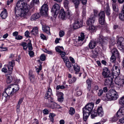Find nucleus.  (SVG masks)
Returning <instances> with one entry per match:
<instances>
[{
	"label": "nucleus",
	"mask_w": 124,
	"mask_h": 124,
	"mask_svg": "<svg viewBox=\"0 0 124 124\" xmlns=\"http://www.w3.org/2000/svg\"><path fill=\"white\" fill-rule=\"evenodd\" d=\"M15 63L14 61H12L11 62H9L8 65V70L10 71H12L13 67L15 65Z\"/></svg>",
	"instance_id": "obj_22"
},
{
	"label": "nucleus",
	"mask_w": 124,
	"mask_h": 124,
	"mask_svg": "<svg viewBox=\"0 0 124 124\" xmlns=\"http://www.w3.org/2000/svg\"><path fill=\"white\" fill-rule=\"evenodd\" d=\"M12 85L8 86L2 94V99L5 101H6L10 98L9 95H12L14 94L12 89Z\"/></svg>",
	"instance_id": "obj_2"
},
{
	"label": "nucleus",
	"mask_w": 124,
	"mask_h": 124,
	"mask_svg": "<svg viewBox=\"0 0 124 124\" xmlns=\"http://www.w3.org/2000/svg\"><path fill=\"white\" fill-rule=\"evenodd\" d=\"M78 21L74 22L73 27L74 29H78L82 26L83 25V22H80L79 24H77Z\"/></svg>",
	"instance_id": "obj_24"
},
{
	"label": "nucleus",
	"mask_w": 124,
	"mask_h": 124,
	"mask_svg": "<svg viewBox=\"0 0 124 124\" xmlns=\"http://www.w3.org/2000/svg\"><path fill=\"white\" fill-rule=\"evenodd\" d=\"M12 81V77L11 75L8 76L7 77L6 81L8 84L11 83Z\"/></svg>",
	"instance_id": "obj_40"
},
{
	"label": "nucleus",
	"mask_w": 124,
	"mask_h": 124,
	"mask_svg": "<svg viewBox=\"0 0 124 124\" xmlns=\"http://www.w3.org/2000/svg\"><path fill=\"white\" fill-rule=\"evenodd\" d=\"M94 106V104L93 103H88L83 108V111L84 113L86 112L90 114L93 111Z\"/></svg>",
	"instance_id": "obj_7"
},
{
	"label": "nucleus",
	"mask_w": 124,
	"mask_h": 124,
	"mask_svg": "<svg viewBox=\"0 0 124 124\" xmlns=\"http://www.w3.org/2000/svg\"><path fill=\"white\" fill-rule=\"evenodd\" d=\"M23 97L19 99L17 106V109H19V108L20 105L22 103V101H23Z\"/></svg>",
	"instance_id": "obj_42"
},
{
	"label": "nucleus",
	"mask_w": 124,
	"mask_h": 124,
	"mask_svg": "<svg viewBox=\"0 0 124 124\" xmlns=\"http://www.w3.org/2000/svg\"><path fill=\"white\" fill-rule=\"evenodd\" d=\"M91 118L92 119L94 118L95 117L98 116V114L96 110H94L93 111H92L91 113Z\"/></svg>",
	"instance_id": "obj_33"
},
{
	"label": "nucleus",
	"mask_w": 124,
	"mask_h": 124,
	"mask_svg": "<svg viewBox=\"0 0 124 124\" xmlns=\"http://www.w3.org/2000/svg\"><path fill=\"white\" fill-rule=\"evenodd\" d=\"M39 3V0H32L30 4V7L32 8L35 4H38Z\"/></svg>",
	"instance_id": "obj_38"
},
{
	"label": "nucleus",
	"mask_w": 124,
	"mask_h": 124,
	"mask_svg": "<svg viewBox=\"0 0 124 124\" xmlns=\"http://www.w3.org/2000/svg\"><path fill=\"white\" fill-rule=\"evenodd\" d=\"M85 38V35L84 33L82 32L80 36L78 37V40L79 43L82 42Z\"/></svg>",
	"instance_id": "obj_31"
},
{
	"label": "nucleus",
	"mask_w": 124,
	"mask_h": 124,
	"mask_svg": "<svg viewBox=\"0 0 124 124\" xmlns=\"http://www.w3.org/2000/svg\"><path fill=\"white\" fill-rule=\"evenodd\" d=\"M102 74L104 78L111 75L110 74L109 70L108 68L106 67H105L103 69Z\"/></svg>",
	"instance_id": "obj_11"
},
{
	"label": "nucleus",
	"mask_w": 124,
	"mask_h": 124,
	"mask_svg": "<svg viewBox=\"0 0 124 124\" xmlns=\"http://www.w3.org/2000/svg\"><path fill=\"white\" fill-rule=\"evenodd\" d=\"M55 49L56 52L59 53L62 51L64 50V48L62 46H58L55 47Z\"/></svg>",
	"instance_id": "obj_36"
},
{
	"label": "nucleus",
	"mask_w": 124,
	"mask_h": 124,
	"mask_svg": "<svg viewBox=\"0 0 124 124\" xmlns=\"http://www.w3.org/2000/svg\"><path fill=\"white\" fill-rule=\"evenodd\" d=\"M65 88V87L63 85H57L56 87V89L58 90L60 89H63Z\"/></svg>",
	"instance_id": "obj_52"
},
{
	"label": "nucleus",
	"mask_w": 124,
	"mask_h": 124,
	"mask_svg": "<svg viewBox=\"0 0 124 124\" xmlns=\"http://www.w3.org/2000/svg\"><path fill=\"white\" fill-rule=\"evenodd\" d=\"M105 14L104 11L101 10L98 14L99 22L101 25H104L105 23Z\"/></svg>",
	"instance_id": "obj_8"
},
{
	"label": "nucleus",
	"mask_w": 124,
	"mask_h": 124,
	"mask_svg": "<svg viewBox=\"0 0 124 124\" xmlns=\"http://www.w3.org/2000/svg\"><path fill=\"white\" fill-rule=\"evenodd\" d=\"M8 15L7 10L6 9H5L0 14V16L1 18L5 19L8 16Z\"/></svg>",
	"instance_id": "obj_20"
},
{
	"label": "nucleus",
	"mask_w": 124,
	"mask_h": 124,
	"mask_svg": "<svg viewBox=\"0 0 124 124\" xmlns=\"http://www.w3.org/2000/svg\"><path fill=\"white\" fill-rule=\"evenodd\" d=\"M95 17L94 16L89 18L87 21V25H90L93 23L95 21Z\"/></svg>",
	"instance_id": "obj_17"
},
{
	"label": "nucleus",
	"mask_w": 124,
	"mask_h": 124,
	"mask_svg": "<svg viewBox=\"0 0 124 124\" xmlns=\"http://www.w3.org/2000/svg\"><path fill=\"white\" fill-rule=\"evenodd\" d=\"M118 11H113V17L115 18H116L118 16Z\"/></svg>",
	"instance_id": "obj_55"
},
{
	"label": "nucleus",
	"mask_w": 124,
	"mask_h": 124,
	"mask_svg": "<svg viewBox=\"0 0 124 124\" xmlns=\"http://www.w3.org/2000/svg\"><path fill=\"white\" fill-rule=\"evenodd\" d=\"M44 98L45 99H47V100L48 101L49 103H52L50 106V107L51 108L53 109L60 108V106L54 102V100L52 96V90L50 88H49L48 89V90L45 94Z\"/></svg>",
	"instance_id": "obj_1"
},
{
	"label": "nucleus",
	"mask_w": 124,
	"mask_h": 124,
	"mask_svg": "<svg viewBox=\"0 0 124 124\" xmlns=\"http://www.w3.org/2000/svg\"><path fill=\"white\" fill-rule=\"evenodd\" d=\"M110 59V61L111 62L114 63L115 62L116 60L115 56L112 55Z\"/></svg>",
	"instance_id": "obj_46"
},
{
	"label": "nucleus",
	"mask_w": 124,
	"mask_h": 124,
	"mask_svg": "<svg viewBox=\"0 0 124 124\" xmlns=\"http://www.w3.org/2000/svg\"><path fill=\"white\" fill-rule=\"evenodd\" d=\"M23 38V37L22 36L18 35L16 37L15 39L17 40H20L22 39Z\"/></svg>",
	"instance_id": "obj_64"
},
{
	"label": "nucleus",
	"mask_w": 124,
	"mask_h": 124,
	"mask_svg": "<svg viewBox=\"0 0 124 124\" xmlns=\"http://www.w3.org/2000/svg\"><path fill=\"white\" fill-rule=\"evenodd\" d=\"M119 18L122 21L124 20V13H123L122 11L119 13Z\"/></svg>",
	"instance_id": "obj_39"
},
{
	"label": "nucleus",
	"mask_w": 124,
	"mask_h": 124,
	"mask_svg": "<svg viewBox=\"0 0 124 124\" xmlns=\"http://www.w3.org/2000/svg\"><path fill=\"white\" fill-rule=\"evenodd\" d=\"M65 32L62 30H60L59 33V35L60 37H62L64 35Z\"/></svg>",
	"instance_id": "obj_50"
},
{
	"label": "nucleus",
	"mask_w": 124,
	"mask_h": 124,
	"mask_svg": "<svg viewBox=\"0 0 124 124\" xmlns=\"http://www.w3.org/2000/svg\"><path fill=\"white\" fill-rule=\"evenodd\" d=\"M64 62L65 63L69 61V59L68 57L66 56H65L64 57L62 58Z\"/></svg>",
	"instance_id": "obj_57"
},
{
	"label": "nucleus",
	"mask_w": 124,
	"mask_h": 124,
	"mask_svg": "<svg viewBox=\"0 0 124 124\" xmlns=\"http://www.w3.org/2000/svg\"><path fill=\"white\" fill-rule=\"evenodd\" d=\"M29 54L31 57H33L34 56V53L33 51L30 50L29 51Z\"/></svg>",
	"instance_id": "obj_56"
},
{
	"label": "nucleus",
	"mask_w": 124,
	"mask_h": 124,
	"mask_svg": "<svg viewBox=\"0 0 124 124\" xmlns=\"http://www.w3.org/2000/svg\"><path fill=\"white\" fill-rule=\"evenodd\" d=\"M97 111L98 116L101 117L103 116L104 112L101 107H98Z\"/></svg>",
	"instance_id": "obj_16"
},
{
	"label": "nucleus",
	"mask_w": 124,
	"mask_h": 124,
	"mask_svg": "<svg viewBox=\"0 0 124 124\" xmlns=\"http://www.w3.org/2000/svg\"><path fill=\"white\" fill-rule=\"evenodd\" d=\"M38 33V28L35 27L33 28L32 30L31 31V33L33 35H35L37 34Z\"/></svg>",
	"instance_id": "obj_30"
},
{
	"label": "nucleus",
	"mask_w": 124,
	"mask_h": 124,
	"mask_svg": "<svg viewBox=\"0 0 124 124\" xmlns=\"http://www.w3.org/2000/svg\"><path fill=\"white\" fill-rule=\"evenodd\" d=\"M66 11H67V17L68 18L71 20L72 19V17H73L72 13L69 9L68 10H66Z\"/></svg>",
	"instance_id": "obj_32"
},
{
	"label": "nucleus",
	"mask_w": 124,
	"mask_h": 124,
	"mask_svg": "<svg viewBox=\"0 0 124 124\" xmlns=\"http://www.w3.org/2000/svg\"><path fill=\"white\" fill-rule=\"evenodd\" d=\"M40 37L41 39L43 40H46L47 39L46 36L43 34H40Z\"/></svg>",
	"instance_id": "obj_58"
},
{
	"label": "nucleus",
	"mask_w": 124,
	"mask_h": 124,
	"mask_svg": "<svg viewBox=\"0 0 124 124\" xmlns=\"http://www.w3.org/2000/svg\"><path fill=\"white\" fill-rule=\"evenodd\" d=\"M46 57L45 55L43 54H41L40 56V59L42 61H44Z\"/></svg>",
	"instance_id": "obj_53"
},
{
	"label": "nucleus",
	"mask_w": 124,
	"mask_h": 124,
	"mask_svg": "<svg viewBox=\"0 0 124 124\" xmlns=\"http://www.w3.org/2000/svg\"><path fill=\"white\" fill-rule=\"evenodd\" d=\"M12 89L14 93L19 90V87L17 85H16V86L13 88L12 87Z\"/></svg>",
	"instance_id": "obj_44"
},
{
	"label": "nucleus",
	"mask_w": 124,
	"mask_h": 124,
	"mask_svg": "<svg viewBox=\"0 0 124 124\" xmlns=\"http://www.w3.org/2000/svg\"><path fill=\"white\" fill-rule=\"evenodd\" d=\"M76 80V78L75 77H73L72 79H70L69 80V83H72L75 82Z\"/></svg>",
	"instance_id": "obj_49"
},
{
	"label": "nucleus",
	"mask_w": 124,
	"mask_h": 124,
	"mask_svg": "<svg viewBox=\"0 0 124 124\" xmlns=\"http://www.w3.org/2000/svg\"><path fill=\"white\" fill-rule=\"evenodd\" d=\"M96 45L95 42L94 41H91L89 44V46L90 49H93Z\"/></svg>",
	"instance_id": "obj_29"
},
{
	"label": "nucleus",
	"mask_w": 124,
	"mask_h": 124,
	"mask_svg": "<svg viewBox=\"0 0 124 124\" xmlns=\"http://www.w3.org/2000/svg\"><path fill=\"white\" fill-rule=\"evenodd\" d=\"M106 97L108 100H115L118 97V95L116 91L113 89H110L106 94Z\"/></svg>",
	"instance_id": "obj_3"
},
{
	"label": "nucleus",
	"mask_w": 124,
	"mask_h": 124,
	"mask_svg": "<svg viewBox=\"0 0 124 124\" xmlns=\"http://www.w3.org/2000/svg\"><path fill=\"white\" fill-rule=\"evenodd\" d=\"M56 95L58 97H60L63 96L64 94L62 93L59 92H57L56 93Z\"/></svg>",
	"instance_id": "obj_54"
},
{
	"label": "nucleus",
	"mask_w": 124,
	"mask_h": 124,
	"mask_svg": "<svg viewBox=\"0 0 124 124\" xmlns=\"http://www.w3.org/2000/svg\"><path fill=\"white\" fill-rule=\"evenodd\" d=\"M33 72L31 70L29 71L28 74L29 78L31 82H33L34 79L35 77L33 74Z\"/></svg>",
	"instance_id": "obj_18"
},
{
	"label": "nucleus",
	"mask_w": 124,
	"mask_h": 124,
	"mask_svg": "<svg viewBox=\"0 0 124 124\" xmlns=\"http://www.w3.org/2000/svg\"><path fill=\"white\" fill-rule=\"evenodd\" d=\"M103 91L101 89H100L99 91V92L98 93V95L99 96H100L102 95L103 93Z\"/></svg>",
	"instance_id": "obj_51"
},
{
	"label": "nucleus",
	"mask_w": 124,
	"mask_h": 124,
	"mask_svg": "<svg viewBox=\"0 0 124 124\" xmlns=\"http://www.w3.org/2000/svg\"><path fill=\"white\" fill-rule=\"evenodd\" d=\"M86 83L88 85H91L92 81L90 79H88L86 81Z\"/></svg>",
	"instance_id": "obj_63"
},
{
	"label": "nucleus",
	"mask_w": 124,
	"mask_h": 124,
	"mask_svg": "<svg viewBox=\"0 0 124 124\" xmlns=\"http://www.w3.org/2000/svg\"><path fill=\"white\" fill-rule=\"evenodd\" d=\"M98 41L99 43L101 44L102 47L104 46L107 44V42L105 41H104L102 38L101 37H99L98 38Z\"/></svg>",
	"instance_id": "obj_28"
},
{
	"label": "nucleus",
	"mask_w": 124,
	"mask_h": 124,
	"mask_svg": "<svg viewBox=\"0 0 124 124\" xmlns=\"http://www.w3.org/2000/svg\"><path fill=\"white\" fill-rule=\"evenodd\" d=\"M48 10V5L46 4H44L41 7L40 12L42 15L46 16L47 15Z\"/></svg>",
	"instance_id": "obj_9"
},
{
	"label": "nucleus",
	"mask_w": 124,
	"mask_h": 124,
	"mask_svg": "<svg viewBox=\"0 0 124 124\" xmlns=\"http://www.w3.org/2000/svg\"><path fill=\"white\" fill-rule=\"evenodd\" d=\"M113 76L112 75L105 78L104 83V85H109L110 87H112L113 86Z\"/></svg>",
	"instance_id": "obj_6"
},
{
	"label": "nucleus",
	"mask_w": 124,
	"mask_h": 124,
	"mask_svg": "<svg viewBox=\"0 0 124 124\" xmlns=\"http://www.w3.org/2000/svg\"><path fill=\"white\" fill-rule=\"evenodd\" d=\"M65 64L67 67L69 68V71H71V63L69 61L66 62Z\"/></svg>",
	"instance_id": "obj_43"
},
{
	"label": "nucleus",
	"mask_w": 124,
	"mask_h": 124,
	"mask_svg": "<svg viewBox=\"0 0 124 124\" xmlns=\"http://www.w3.org/2000/svg\"><path fill=\"white\" fill-rule=\"evenodd\" d=\"M40 16L39 13L35 14L31 16L30 20L32 21L38 19Z\"/></svg>",
	"instance_id": "obj_25"
},
{
	"label": "nucleus",
	"mask_w": 124,
	"mask_h": 124,
	"mask_svg": "<svg viewBox=\"0 0 124 124\" xmlns=\"http://www.w3.org/2000/svg\"><path fill=\"white\" fill-rule=\"evenodd\" d=\"M60 7L58 4L56 3L53 6L51 9V12L53 16L55 17L59 13Z\"/></svg>",
	"instance_id": "obj_5"
},
{
	"label": "nucleus",
	"mask_w": 124,
	"mask_h": 124,
	"mask_svg": "<svg viewBox=\"0 0 124 124\" xmlns=\"http://www.w3.org/2000/svg\"><path fill=\"white\" fill-rule=\"evenodd\" d=\"M92 53L91 55L92 57L94 58L97 57L98 54H97V53L93 50L92 51Z\"/></svg>",
	"instance_id": "obj_48"
},
{
	"label": "nucleus",
	"mask_w": 124,
	"mask_h": 124,
	"mask_svg": "<svg viewBox=\"0 0 124 124\" xmlns=\"http://www.w3.org/2000/svg\"><path fill=\"white\" fill-rule=\"evenodd\" d=\"M104 11L107 16H109L110 15L111 10L108 3H107L104 6Z\"/></svg>",
	"instance_id": "obj_12"
},
{
	"label": "nucleus",
	"mask_w": 124,
	"mask_h": 124,
	"mask_svg": "<svg viewBox=\"0 0 124 124\" xmlns=\"http://www.w3.org/2000/svg\"><path fill=\"white\" fill-rule=\"evenodd\" d=\"M75 8L76 9V15L77 17H78L79 15V12L78 9V7L77 8H76L75 7Z\"/></svg>",
	"instance_id": "obj_60"
},
{
	"label": "nucleus",
	"mask_w": 124,
	"mask_h": 124,
	"mask_svg": "<svg viewBox=\"0 0 124 124\" xmlns=\"http://www.w3.org/2000/svg\"><path fill=\"white\" fill-rule=\"evenodd\" d=\"M119 103L120 105L122 106L124 105V96L120 98Z\"/></svg>",
	"instance_id": "obj_41"
},
{
	"label": "nucleus",
	"mask_w": 124,
	"mask_h": 124,
	"mask_svg": "<svg viewBox=\"0 0 124 124\" xmlns=\"http://www.w3.org/2000/svg\"><path fill=\"white\" fill-rule=\"evenodd\" d=\"M112 76H118L120 73V71L118 67L114 65L111 70Z\"/></svg>",
	"instance_id": "obj_10"
},
{
	"label": "nucleus",
	"mask_w": 124,
	"mask_h": 124,
	"mask_svg": "<svg viewBox=\"0 0 124 124\" xmlns=\"http://www.w3.org/2000/svg\"><path fill=\"white\" fill-rule=\"evenodd\" d=\"M83 119L84 121H86L90 114L87 112L84 113V112H83Z\"/></svg>",
	"instance_id": "obj_34"
},
{
	"label": "nucleus",
	"mask_w": 124,
	"mask_h": 124,
	"mask_svg": "<svg viewBox=\"0 0 124 124\" xmlns=\"http://www.w3.org/2000/svg\"><path fill=\"white\" fill-rule=\"evenodd\" d=\"M116 116H113L111 119L112 121L113 122H116L119 119L120 117H118L116 113Z\"/></svg>",
	"instance_id": "obj_45"
},
{
	"label": "nucleus",
	"mask_w": 124,
	"mask_h": 124,
	"mask_svg": "<svg viewBox=\"0 0 124 124\" xmlns=\"http://www.w3.org/2000/svg\"><path fill=\"white\" fill-rule=\"evenodd\" d=\"M111 53L114 56L117 57H118L119 55V53L117 49L115 48H113L111 51Z\"/></svg>",
	"instance_id": "obj_27"
},
{
	"label": "nucleus",
	"mask_w": 124,
	"mask_h": 124,
	"mask_svg": "<svg viewBox=\"0 0 124 124\" xmlns=\"http://www.w3.org/2000/svg\"><path fill=\"white\" fill-rule=\"evenodd\" d=\"M43 112L44 114L47 115L49 114V111L47 109H44L43 111Z\"/></svg>",
	"instance_id": "obj_62"
},
{
	"label": "nucleus",
	"mask_w": 124,
	"mask_h": 124,
	"mask_svg": "<svg viewBox=\"0 0 124 124\" xmlns=\"http://www.w3.org/2000/svg\"><path fill=\"white\" fill-rule=\"evenodd\" d=\"M91 25V26H90L88 28L89 31L92 32H95L96 31V27L93 25Z\"/></svg>",
	"instance_id": "obj_37"
},
{
	"label": "nucleus",
	"mask_w": 124,
	"mask_h": 124,
	"mask_svg": "<svg viewBox=\"0 0 124 124\" xmlns=\"http://www.w3.org/2000/svg\"><path fill=\"white\" fill-rule=\"evenodd\" d=\"M42 29L48 35H50L49 27L46 25L43 26Z\"/></svg>",
	"instance_id": "obj_19"
},
{
	"label": "nucleus",
	"mask_w": 124,
	"mask_h": 124,
	"mask_svg": "<svg viewBox=\"0 0 124 124\" xmlns=\"http://www.w3.org/2000/svg\"><path fill=\"white\" fill-rule=\"evenodd\" d=\"M59 15L60 17L62 19H64L65 18L66 13L63 9H61Z\"/></svg>",
	"instance_id": "obj_26"
},
{
	"label": "nucleus",
	"mask_w": 124,
	"mask_h": 124,
	"mask_svg": "<svg viewBox=\"0 0 124 124\" xmlns=\"http://www.w3.org/2000/svg\"><path fill=\"white\" fill-rule=\"evenodd\" d=\"M115 83L117 87L120 88L124 86V78L122 79L120 81L118 82V79H116L115 80Z\"/></svg>",
	"instance_id": "obj_13"
},
{
	"label": "nucleus",
	"mask_w": 124,
	"mask_h": 124,
	"mask_svg": "<svg viewBox=\"0 0 124 124\" xmlns=\"http://www.w3.org/2000/svg\"><path fill=\"white\" fill-rule=\"evenodd\" d=\"M64 99L63 96L58 97V100L60 102H62L63 101Z\"/></svg>",
	"instance_id": "obj_61"
},
{
	"label": "nucleus",
	"mask_w": 124,
	"mask_h": 124,
	"mask_svg": "<svg viewBox=\"0 0 124 124\" xmlns=\"http://www.w3.org/2000/svg\"><path fill=\"white\" fill-rule=\"evenodd\" d=\"M73 68L74 70L76 71L75 74H78V76L79 77H81L82 73H79L80 71V68L78 66L77 64L75 63L74 64V65H73Z\"/></svg>",
	"instance_id": "obj_15"
},
{
	"label": "nucleus",
	"mask_w": 124,
	"mask_h": 124,
	"mask_svg": "<svg viewBox=\"0 0 124 124\" xmlns=\"http://www.w3.org/2000/svg\"><path fill=\"white\" fill-rule=\"evenodd\" d=\"M59 53L62 58L65 56V55L66 54V53L62 51Z\"/></svg>",
	"instance_id": "obj_59"
},
{
	"label": "nucleus",
	"mask_w": 124,
	"mask_h": 124,
	"mask_svg": "<svg viewBox=\"0 0 124 124\" xmlns=\"http://www.w3.org/2000/svg\"><path fill=\"white\" fill-rule=\"evenodd\" d=\"M31 42V41L30 40L28 43L27 46L23 47V49L24 50L26 51L27 50L28 47L29 50H32L33 48Z\"/></svg>",
	"instance_id": "obj_21"
},
{
	"label": "nucleus",
	"mask_w": 124,
	"mask_h": 124,
	"mask_svg": "<svg viewBox=\"0 0 124 124\" xmlns=\"http://www.w3.org/2000/svg\"><path fill=\"white\" fill-rule=\"evenodd\" d=\"M75 113V109L72 107H70L69 111V113L71 116H73Z\"/></svg>",
	"instance_id": "obj_35"
},
{
	"label": "nucleus",
	"mask_w": 124,
	"mask_h": 124,
	"mask_svg": "<svg viewBox=\"0 0 124 124\" xmlns=\"http://www.w3.org/2000/svg\"><path fill=\"white\" fill-rule=\"evenodd\" d=\"M116 39L117 47L122 52L124 53V38L118 36Z\"/></svg>",
	"instance_id": "obj_4"
},
{
	"label": "nucleus",
	"mask_w": 124,
	"mask_h": 124,
	"mask_svg": "<svg viewBox=\"0 0 124 124\" xmlns=\"http://www.w3.org/2000/svg\"><path fill=\"white\" fill-rule=\"evenodd\" d=\"M70 3L69 0H63V5L66 10H68L69 9V5Z\"/></svg>",
	"instance_id": "obj_23"
},
{
	"label": "nucleus",
	"mask_w": 124,
	"mask_h": 124,
	"mask_svg": "<svg viewBox=\"0 0 124 124\" xmlns=\"http://www.w3.org/2000/svg\"><path fill=\"white\" fill-rule=\"evenodd\" d=\"M116 113L118 117H122L124 115V107H121Z\"/></svg>",
	"instance_id": "obj_14"
},
{
	"label": "nucleus",
	"mask_w": 124,
	"mask_h": 124,
	"mask_svg": "<svg viewBox=\"0 0 124 124\" xmlns=\"http://www.w3.org/2000/svg\"><path fill=\"white\" fill-rule=\"evenodd\" d=\"M112 7L113 10V11H119L118 9L115 4H113Z\"/></svg>",
	"instance_id": "obj_47"
}]
</instances>
